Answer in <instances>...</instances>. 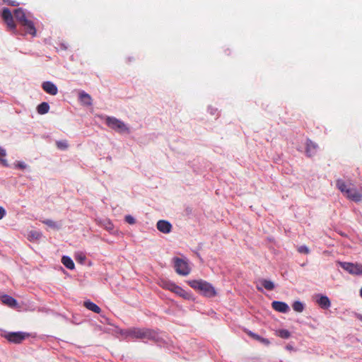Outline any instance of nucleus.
<instances>
[{"mask_svg": "<svg viewBox=\"0 0 362 362\" xmlns=\"http://www.w3.org/2000/svg\"><path fill=\"white\" fill-rule=\"evenodd\" d=\"M190 287L202 293L206 297L211 298L216 296L215 288L209 282L199 279L188 281Z\"/></svg>", "mask_w": 362, "mask_h": 362, "instance_id": "f257e3e1", "label": "nucleus"}, {"mask_svg": "<svg viewBox=\"0 0 362 362\" xmlns=\"http://www.w3.org/2000/svg\"><path fill=\"white\" fill-rule=\"evenodd\" d=\"M13 15L16 21L25 28V32L33 36L36 35V29L33 22L26 17L23 8H18L14 10Z\"/></svg>", "mask_w": 362, "mask_h": 362, "instance_id": "f03ea898", "label": "nucleus"}, {"mask_svg": "<svg viewBox=\"0 0 362 362\" xmlns=\"http://www.w3.org/2000/svg\"><path fill=\"white\" fill-rule=\"evenodd\" d=\"M337 188L349 199L358 202L362 200V192L354 187L348 186L345 182L341 179L336 181Z\"/></svg>", "mask_w": 362, "mask_h": 362, "instance_id": "7ed1b4c3", "label": "nucleus"}, {"mask_svg": "<svg viewBox=\"0 0 362 362\" xmlns=\"http://www.w3.org/2000/svg\"><path fill=\"white\" fill-rule=\"evenodd\" d=\"M127 334L134 339H153L156 337V332L149 329L130 328L127 331Z\"/></svg>", "mask_w": 362, "mask_h": 362, "instance_id": "20e7f679", "label": "nucleus"}, {"mask_svg": "<svg viewBox=\"0 0 362 362\" xmlns=\"http://www.w3.org/2000/svg\"><path fill=\"white\" fill-rule=\"evenodd\" d=\"M105 123L110 128L119 133H129V127L123 122L114 117H107Z\"/></svg>", "mask_w": 362, "mask_h": 362, "instance_id": "39448f33", "label": "nucleus"}, {"mask_svg": "<svg viewBox=\"0 0 362 362\" xmlns=\"http://www.w3.org/2000/svg\"><path fill=\"white\" fill-rule=\"evenodd\" d=\"M1 16L4 21V22L6 23L8 29L9 30H11L14 34L17 33L16 31V25L14 22V15L13 16L10 9L8 8H3Z\"/></svg>", "mask_w": 362, "mask_h": 362, "instance_id": "423d86ee", "label": "nucleus"}, {"mask_svg": "<svg viewBox=\"0 0 362 362\" xmlns=\"http://www.w3.org/2000/svg\"><path fill=\"white\" fill-rule=\"evenodd\" d=\"M173 262L175 271L177 274L187 276L190 273V268L185 260L179 257H175Z\"/></svg>", "mask_w": 362, "mask_h": 362, "instance_id": "0eeeda50", "label": "nucleus"}, {"mask_svg": "<svg viewBox=\"0 0 362 362\" xmlns=\"http://www.w3.org/2000/svg\"><path fill=\"white\" fill-rule=\"evenodd\" d=\"M340 267L351 274L359 275L362 274V264L351 262H339Z\"/></svg>", "mask_w": 362, "mask_h": 362, "instance_id": "6e6552de", "label": "nucleus"}, {"mask_svg": "<svg viewBox=\"0 0 362 362\" xmlns=\"http://www.w3.org/2000/svg\"><path fill=\"white\" fill-rule=\"evenodd\" d=\"M28 337H29V334L21 332H9L5 335V338L8 341L14 344L21 343Z\"/></svg>", "mask_w": 362, "mask_h": 362, "instance_id": "1a4fd4ad", "label": "nucleus"}, {"mask_svg": "<svg viewBox=\"0 0 362 362\" xmlns=\"http://www.w3.org/2000/svg\"><path fill=\"white\" fill-rule=\"evenodd\" d=\"M42 89L48 94L56 95L58 93V88L55 84L50 81L43 82L42 84Z\"/></svg>", "mask_w": 362, "mask_h": 362, "instance_id": "9d476101", "label": "nucleus"}, {"mask_svg": "<svg viewBox=\"0 0 362 362\" xmlns=\"http://www.w3.org/2000/svg\"><path fill=\"white\" fill-rule=\"evenodd\" d=\"M272 307L274 310L282 313H286L290 310L288 305L281 301H273L272 303Z\"/></svg>", "mask_w": 362, "mask_h": 362, "instance_id": "9b49d317", "label": "nucleus"}, {"mask_svg": "<svg viewBox=\"0 0 362 362\" xmlns=\"http://www.w3.org/2000/svg\"><path fill=\"white\" fill-rule=\"evenodd\" d=\"M156 226L158 230L163 233H169L172 229V225L170 223L164 220L158 221Z\"/></svg>", "mask_w": 362, "mask_h": 362, "instance_id": "f8f14e48", "label": "nucleus"}, {"mask_svg": "<svg viewBox=\"0 0 362 362\" xmlns=\"http://www.w3.org/2000/svg\"><path fill=\"white\" fill-rule=\"evenodd\" d=\"M78 98H79L80 103L82 105H86V106L92 105V98L88 93H86V92H84L83 90L80 91L78 93Z\"/></svg>", "mask_w": 362, "mask_h": 362, "instance_id": "ddd939ff", "label": "nucleus"}, {"mask_svg": "<svg viewBox=\"0 0 362 362\" xmlns=\"http://www.w3.org/2000/svg\"><path fill=\"white\" fill-rule=\"evenodd\" d=\"M177 296L183 298L184 299L189 300L192 298V295L185 291L182 288L175 284L173 291Z\"/></svg>", "mask_w": 362, "mask_h": 362, "instance_id": "4468645a", "label": "nucleus"}, {"mask_svg": "<svg viewBox=\"0 0 362 362\" xmlns=\"http://www.w3.org/2000/svg\"><path fill=\"white\" fill-rule=\"evenodd\" d=\"M0 299L3 304L8 305V307L11 308H15L18 305L16 300L8 295L1 296L0 297Z\"/></svg>", "mask_w": 362, "mask_h": 362, "instance_id": "2eb2a0df", "label": "nucleus"}, {"mask_svg": "<svg viewBox=\"0 0 362 362\" xmlns=\"http://www.w3.org/2000/svg\"><path fill=\"white\" fill-rule=\"evenodd\" d=\"M317 303L323 309H327L331 305L330 300L326 296H320Z\"/></svg>", "mask_w": 362, "mask_h": 362, "instance_id": "dca6fc26", "label": "nucleus"}, {"mask_svg": "<svg viewBox=\"0 0 362 362\" xmlns=\"http://www.w3.org/2000/svg\"><path fill=\"white\" fill-rule=\"evenodd\" d=\"M317 146L311 141H308L306 144V153L308 156H312L315 154Z\"/></svg>", "mask_w": 362, "mask_h": 362, "instance_id": "f3484780", "label": "nucleus"}, {"mask_svg": "<svg viewBox=\"0 0 362 362\" xmlns=\"http://www.w3.org/2000/svg\"><path fill=\"white\" fill-rule=\"evenodd\" d=\"M84 306L89 310H91L95 313H100L101 312V309L99 306H98L95 303L88 300L84 302Z\"/></svg>", "mask_w": 362, "mask_h": 362, "instance_id": "a211bd4d", "label": "nucleus"}, {"mask_svg": "<svg viewBox=\"0 0 362 362\" xmlns=\"http://www.w3.org/2000/svg\"><path fill=\"white\" fill-rule=\"evenodd\" d=\"M247 334L251 337L252 338H253L254 339L257 340V341H259V342L265 344V345H269V339H266V338H263L262 337H260L259 335L255 334V333H253L250 331H248L247 332Z\"/></svg>", "mask_w": 362, "mask_h": 362, "instance_id": "6ab92c4d", "label": "nucleus"}, {"mask_svg": "<svg viewBox=\"0 0 362 362\" xmlns=\"http://www.w3.org/2000/svg\"><path fill=\"white\" fill-rule=\"evenodd\" d=\"M62 264L69 269H74V263L73 260L68 256H63L62 258Z\"/></svg>", "mask_w": 362, "mask_h": 362, "instance_id": "aec40b11", "label": "nucleus"}, {"mask_svg": "<svg viewBox=\"0 0 362 362\" xmlns=\"http://www.w3.org/2000/svg\"><path fill=\"white\" fill-rule=\"evenodd\" d=\"M49 110V105L47 103L43 102L37 107V111L40 115H45Z\"/></svg>", "mask_w": 362, "mask_h": 362, "instance_id": "412c9836", "label": "nucleus"}, {"mask_svg": "<svg viewBox=\"0 0 362 362\" xmlns=\"http://www.w3.org/2000/svg\"><path fill=\"white\" fill-rule=\"evenodd\" d=\"M160 286L163 288H165V289H167V290H169L170 291H173L175 286V284L173 283V282H171L170 281H167V280H160Z\"/></svg>", "mask_w": 362, "mask_h": 362, "instance_id": "4be33fe9", "label": "nucleus"}, {"mask_svg": "<svg viewBox=\"0 0 362 362\" xmlns=\"http://www.w3.org/2000/svg\"><path fill=\"white\" fill-rule=\"evenodd\" d=\"M259 281L262 286L267 291H272L275 288L274 284L270 280L263 279Z\"/></svg>", "mask_w": 362, "mask_h": 362, "instance_id": "5701e85b", "label": "nucleus"}, {"mask_svg": "<svg viewBox=\"0 0 362 362\" xmlns=\"http://www.w3.org/2000/svg\"><path fill=\"white\" fill-rule=\"evenodd\" d=\"M100 225L101 226H103L105 230H107V231H110V232H111L114 229V225L108 219H105L103 221H100Z\"/></svg>", "mask_w": 362, "mask_h": 362, "instance_id": "b1692460", "label": "nucleus"}, {"mask_svg": "<svg viewBox=\"0 0 362 362\" xmlns=\"http://www.w3.org/2000/svg\"><path fill=\"white\" fill-rule=\"evenodd\" d=\"M293 309L298 312L301 313L304 310V305L300 301H295L292 305Z\"/></svg>", "mask_w": 362, "mask_h": 362, "instance_id": "393cba45", "label": "nucleus"}, {"mask_svg": "<svg viewBox=\"0 0 362 362\" xmlns=\"http://www.w3.org/2000/svg\"><path fill=\"white\" fill-rule=\"evenodd\" d=\"M56 145L59 149L66 150L69 147V144L66 141H57L56 142Z\"/></svg>", "mask_w": 362, "mask_h": 362, "instance_id": "a878e982", "label": "nucleus"}, {"mask_svg": "<svg viewBox=\"0 0 362 362\" xmlns=\"http://www.w3.org/2000/svg\"><path fill=\"white\" fill-rule=\"evenodd\" d=\"M42 223L52 228H55V229L59 228V226L57 225V223L52 220L46 219V220L43 221Z\"/></svg>", "mask_w": 362, "mask_h": 362, "instance_id": "bb28decb", "label": "nucleus"}, {"mask_svg": "<svg viewBox=\"0 0 362 362\" xmlns=\"http://www.w3.org/2000/svg\"><path fill=\"white\" fill-rule=\"evenodd\" d=\"M41 233L38 231L32 230L29 233L28 237L30 240H38L41 238Z\"/></svg>", "mask_w": 362, "mask_h": 362, "instance_id": "cd10ccee", "label": "nucleus"}, {"mask_svg": "<svg viewBox=\"0 0 362 362\" xmlns=\"http://www.w3.org/2000/svg\"><path fill=\"white\" fill-rule=\"evenodd\" d=\"M290 335V332L286 329H280L278 331V336L281 338L288 339L289 338Z\"/></svg>", "mask_w": 362, "mask_h": 362, "instance_id": "c85d7f7f", "label": "nucleus"}, {"mask_svg": "<svg viewBox=\"0 0 362 362\" xmlns=\"http://www.w3.org/2000/svg\"><path fill=\"white\" fill-rule=\"evenodd\" d=\"M6 156V150L4 148L0 147V157H5ZM0 161L1 162V163L4 165H5V166L7 165V163L5 159L0 158Z\"/></svg>", "mask_w": 362, "mask_h": 362, "instance_id": "c756f323", "label": "nucleus"}, {"mask_svg": "<svg viewBox=\"0 0 362 362\" xmlns=\"http://www.w3.org/2000/svg\"><path fill=\"white\" fill-rule=\"evenodd\" d=\"M75 259L78 262L83 263L86 259V256L83 253L78 252L75 255Z\"/></svg>", "mask_w": 362, "mask_h": 362, "instance_id": "7c9ffc66", "label": "nucleus"}, {"mask_svg": "<svg viewBox=\"0 0 362 362\" xmlns=\"http://www.w3.org/2000/svg\"><path fill=\"white\" fill-rule=\"evenodd\" d=\"M299 253L308 254L310 252L309 248L305 245L299 246L297 249Z\"/></svg>", "mask_w": 362, "mask_h": 362, "instance_id": "2f4dec72", "label": "nucleus"}, {"mask_svg": "<svg viewBox=\"0 0 362 362\" xmlns=\"http://www.w3.org/2000/svg\"><path fill=\"white\" fill-rule=\"evenodd\" d=\"M124 220L127 223H128L129 224H134L135 223V219L133 216H132L131 215H127L124 218Z\"/></svg>", "mask_w": 362, "mask_h": 362, "instance_id": "473e14b6", "label": "nucleus"}, {"mask_svg": "<svg viewBox=\"0 0 362 362\" xmlns=\"http://www.w3.org/2000/svg\"><path fill=\"white\" fill-rule=\"evenodd\" d=\"M4 3L7 4L9 6H16L18 5V3L16 1L13 0H3Z\"/></svg>", "mask_w": 362, "mask_h": 362, "instance_id": "72a5a7b5", "label": "nucleus"}, {"mask_svg": "<svg viewBox=\"0 0 362 362\" xmlns=\"http://www.w3.org/2000/svg\"><path fill=\"white\" fill-rule=\"evenodd\" d=\"M6 216V210L0 206V220L2 219Z\"/></svg>", "mask_w": 362, "mask_h": 362, "instance_id": "f704fd0d", "label": "nucleus"}, {"mask_svg": "<svg viewBox=\"0 0 362 362\" xmlns=\"http://www.w3.org/2000/svg\"><path fill=\"white\" fill-rule=\"evenodd\" d=\"M16 166L23 170L26 168V165H25L23 163H18Z\"/></svg>", "mask_w": 362, "mask_h": 362, "instance_id": "c9c22d12", "label": "nucleus"}, {"mask_svg": "<svg viewBox=\"0 0 362 362\" xmlns=\"http://www.w3.org/2000/svg\"><path fill=\"white\" fill-rule=\"evenodd\" d=\"M356 316L358 320L362 321V315L361 314H356Z\"/></svg>", "mask_w": 362, "mask_h": 362, "instance_id": "e433bc0d", "label": "nucleus"}, {"mask_svg": "<svg viewBox=\"0 0 362 362\" xmlns=\"http://www.w3.org/2000/svg\"><path fill=\"white\" fill-rule=\"evenodd\" d=\"M257 288L259 291H262V288L261 287L257 286Z\"/></svg>", "mask_w": 362, "mask_h": 362, "instance_id": "4c0bfd02", "label": "nucleus"}, {"mask_svg": "<svg viewBox=\"0 0 362 362\" xmlns=\"http://www.w3.org/2000/svg\"><path fill=\"white\" fill-rule=\"evenodd\" d=\"M360 295H361V296L362 297V288H361V290H360Z\"/></svg>", "mask_w": 362, "mask_h": 362, "instance_id": "58836bf2", "label": "nucleus"}]
</instances>
